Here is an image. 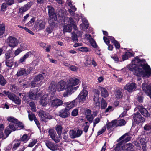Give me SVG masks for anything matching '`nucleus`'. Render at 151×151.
Listing matches in <instances>:
<instances>
[{"instance_id":"obj_1","label":"nucleus","mask_w":151,"mask_h":151,"mask_svg":"<svg viewBox=\"0 0 151 151\" xmlns=\"http://www.w3.org/2000/svg\"><path fill=\"white\" fill-rule=\"evenodd\" d=\"M145 61V60L140 59L136 57L132 60V64L127 66L129 70L137 76L138 81L141 80V77L144 78L151 76V68L147 63H144Z\"/></svg>"},{"instance_id":"obj_2","label":"nucleus","mask_w":151,"mask_h":151,"mask_svg":"<svg viewBox=\"0 0 151 151\" xmlns=\"http://www.w3.org/2000/svg\"><path fill=\"white\" fill-rule=\"evenodd\" d=\"M79 79L74 77L70 78L67 81L66 84L65 91L64 93L63 96L65 97H67L72 94L78 88V86L75 87L79 83Z\"/></svg>"},{"instance_id":"obj_3","label":"nucleus","mask_w":151,"mask_h":151,"mask_svg":"<svg viewBox=\"0 0 151 151\" xmlns=\"http://www.w3.org/2000/svg\"><path fill=\"white\" fill-rule=\"evenodd\" d=\"M47 7L48 9L49 20H58L59 19V21L60 22L61 20L63 18V14L61 11H59V13L58 12L55 13L54 9L52 7L49 6Z\"/></svg>"},{"instance_id":"obj_4","label":"nucleus","mask_w":151,"mask_h":151,"mask_svg":"<svg viewBox=\"0 0 151 151\" xmlns=\"http://www.w3.org/2000/svg\"><path fill=\"white\" fill-rule=\"evenodd\" d=\"M130 139L131 137L129 135L128 133H126L122 136L119 138L121 141L119 143L117 144L116 147H114V150L115 151H119L122 150H124V144L125 143L130 140Z\"/></svg>"},{"instance_id":"obj_5","label":"nucleus","mask_w":151,"mask_h":151,"mask_svg":"<svg viewBox=\"0 0 151 151\" xmlns=\"http://www.w3.org/2000/svg\"><path fill=\"white\" fill-rule=\"evenodd\" d=\"M63 20V33L70 32L72 30V26L70 24L72 23V21H70V18L68 17H65Z\"/></svg>"},{"instance_id":"obj_6","label":"nucleus","mask_w":151,"mask_h":151,"mask_svg":"<svg viewBox=\"0 0 151 151\" xmlns=\"http://www.w3.org/2000/svg\"><path fill=\"white\" fill-rule=\"evenodd\" d=\"M45 73H43L36 76L34 80L31 83V85L33 87L40 86L43 83L42 81L44 77H45Z\"/></svg>"},{"instance_id":"obj_7","label":"nucleus","mask_w":151,"mask_h":151,"mask_svg":"<svg viewBox=\"0 0 151 151\" xmlns=\"http://www.w3.org/2000/svg\"><path fill=\"white\" fill-rule=\"evenodd\" d=\"M55 93L53 92L51 93L50 97V99L51 101V106L52 107H57L58 106L61 105L63 101L58 99H54Z\"/></svg>"},{"instance_id":"obj_8","label":"nucleus","mask_w":151,"mask_h":151,"mask_svg":"<svg viewBox=\"0 0 151 151\" xmlns=\"http://www.w3.org/2000/svg\"><path fill=\"white\" fill-rule=\"evenodd\" d=\"M7 43L8 45L12 48L16 47L19 43V41L15 37L10 36L6 40Z\"/></svg>"},{"instance_id":"obj_9","label":"nucleus","mask_w":151,"mask_h":151,"mask_svg":"<svg viewBox=\"0 0 151 151\" xmlns=\"http://www.w3.org/2000/svg\"><path fill=\"white\" fill-rule=\"evenodd\" d=\"M3 92L11 100L14 101L16 104H20L21 100L19 97L7 91H4Z\"/></svg>"},{"instance_id":"obj_10","label":"nucleus","mask_w":151,"mask_h":151,"mask_svg":"<svg viewBox=\"0 0 151 151\" xmlns=\"http://www.w3.org/2000/svg\"><path fill=\"white\" fill-rule=\"evenodd\" d=\"M93 100L95 107L98 109H99L100 108V103L99 102V91L98 89L95 90Z\"/></svg>"},{"instance_id":"obj_11","label":"nucleus","mask_w":151,"mask_h":151,"mask_svg":"<svg viewBox=\"0 0 151 151\" xmlns=\"http://www.w3.org/2000/svg\"><path fill=\"white\" fill-rule=\"evenodd\" d=\"M49 25L46 29V31L48 33H51L57 24V20H48Z\"/></svg>"},{"instance_id":"obj_12","label":"nucleus","mask_w":151,"mask_h":151,"mask_svg":"<svg viewBox=\"0 0 151 151\" xmlns=\"http://www.w3.org/2000/svg\"><path fill=\"white\" fill-rule=\"evenodd\" d=\"M88 95V92L83 89L80 93L76 100H79V102L81 103H83L86 99Z\"/></svg>"},{"instance_id":"obj_13","label":"nucleus","mask_w":151,"mask_h":151,"mask_svg":"<svg viewBox=\"0 0 151 151\" xmlns=\"http://www.w3.org/2000/svg\"><path fill=\"white\" fill-rule=\"evenodd\" d=\"M49 95L46 94L43 95V96L40 98L39 102L40 104L43 106H46L49 104L50 99Z\"/></svg>"},{"instance_id":"obj_14","label":"nucleus","mask_w":151,"mask_h":151,"mask_svg":"<svg viewBox=\"0 0 151 151\" xmlns=\"http://www.w3.org/2000/svg\"><path fill=\"white\" fill-rule=\"evenodd\" d=\"M82 133V131L79 129H77L76 130H71L69 132V135L70 137L73 139L79 137Z\"/></svg>"},{"instance_id":"obj_15","label":"nucleus","mask_w":151,"mask_h":151,"mask_svg":"<svg viewBox=\"0 0 151 151\" xmlns=\"http://www.w3.org/2000/svg\"><path fill=\"white\" fill-rule=\"evenodd\" d=\"M48 132L50 137L53 141L56 143L59 142L60 138L59 137H58L57 134L53 129H50Z\"/></svg>"},{"instance_id":"obj_16","label":"nucleus","mask_w":151,"mask_h":151,"mask_svg":"<svg viewBox=\"0 0 151 151\" xmlns=\"http://www.w3.org/2000/svg\"><path fill=\"white\" fill-rule=\"evenodd\" d=\"M38 115L40 117L41 120L44 121H45L46 119H50L52 118V116L42 110L38 112Z\"/></svg>"},{"instance_id":"obj_17","label":"nucleus","mask_w":151,"mask_h":151,"mask_svg":"<svg viewBox=\"0 0 151 151\" xmlns=\"http://www.w3.org/2000/svg\"><path fill=\"white\" fill-rule=\"evenodd\" d=\"M45 25V22L43 20H37L35 25L34 27L36 30H41L44 29Z\"/></svg>"},{"instance_id":"obj_18","label":"nucleus","mask_w":151,"mask_h":151,"mask_svg":"<svg viewBox=\"0 0 151 151\" xmlns=\"http://www.w3.org/2000/svg\"><path fill=\"white\" fill-rule=\"evenodd\" d=\"M133 118L134 122L137 124H142L145 121L144 118L142 117L139 113L135 114L134 115Z\"/></svg>"},{"instance_id":"obj_19","label":"nucleus","mask_w":151,"mask_h":151,"mask_svg":"<svg viewBox=\"0 0 151 151\" xmlns=\"http://www.w3.org/2000/svg\"><path fill=\"white\" fill-rule=\"evenodd\" d=\"M43 93L39 92L37 93V92L35 91L30 92L29 93V97L31 99L33 100H38L40 97L43 95Z\"/></svg>"},{"instance_id":"obj_20","label":"nucleus","mask_w":151,"mask_h":151,"mask_svg":"<svg viewBox=\"0 0 151 151\" xmlns=\"http://www.w3.org/2000/svg\"><path fill=\"white\" fill-rule=\"evenodd\" d=\"M136 88V84L134 83H128L124 87V89L129 92H132L134 91Z\"/></svg>"},{"instance_id":"obj_21","label":"nucleus","mask_w":151,"mask_h":151,"mask_svg":"<svg viewBox=\"0 0 151 151\" xmlns=\"http://www.w3.org/2000/svg\"><path fill=\"white\" fill-rule=\"evenodd\" d=\"M66 85L65 82L64 81L61 80L58 82L56 86H54L58 91L60 92L65 89Z\"/></svg>"},{"instance_id":"obj_22","label":"nucleus","mask_w":151,"mask_h":151,"mask_svg":"<svg viewBox=\"0 0 151 151\" xmlns=\"http://www.w3.org/2000/svg\"><path fill=\"white\" fill-rule=\"evenodd\" d=\"M142 89L151 99V86L143 83L142 85Z\"/></svg>"},{"instance_id":"obj_23","label":"nucleus","mask_w":151,"mask_h":151,"mask_svg":"<svg viewBox=\"0 0 151 151\" xmlns=\"http://www.w3.org/2000/svg\"><path fill=\"white\" fill-rule=\"evenodd\" d=\"M137 108L143 115L146 117L150 116V115L147 111L142 106L139 105L137 106Z\"/></svg>"},{"instance_id":"obj_24","label":"nucleus","mask_w":151,"mask_h":151,"mask_svg":"<svg viewBox=\"0 0 151 151\" xmlns=\"http://www.w3.org/2000/svg\"><path fill=\"white\" fill-rule=\"evenodd\" d=\"M70 114L69 111L66 108L60 110L59 112V116L62 118H66Z\"/></svg>"},{"instance_id":"obj_25","label":"nucleus","mask_w":151,"mask_h":151,"mask_svg":"<svg viewBox=\"0 0 151 151\" xmlns=\"http://www.w3.org/2000/svg\"><path fill=\"white\" fill-rule=\"evenodd\" d=\"M47 147L52 151L56 150H58V147L57 145L54 144L51 142L47 141L45 143Z\"/></svg>"},{"instance_id":"obj_26","label":"nucleus","mask_w":151,"mask_h":151,"mask_svg":"<svg viewBox=\"0 0 151 151\" xmlns=\"http://www.w3.org/2000/svg\"><path fill=\"white\" fill-rule=\"evenodd\" d=\"M32 5L31 2H28L26 4L24 5L23 6L21 7L19 9V12L20 13H23L27 11L30 8Z\"/></svg>"},{"instance_id":"obj_27","label":"nucleus","mask_w":151,"mask_h":151,"mask_svg":"<svg viewBox=\"0 0 151 151\" xmlns=\"http://www.w3.org/2000/svg\"><path fill=\"white\" fill-rule=\"evenodd\" d=\"M27 71L26 72L24 69L21 68L18 70L17 75V76H19L21 75L25 76L27 74H28L30 73L29 70H30V68L27 70Z\"/></svg>"},{"instance_id":"obj_28","label":"nucleus","mask_w":151,"mask_h":151,"mask_svg":"<svg viewBox=\"0 0 151 151\" xmlns=\"http://www.w3.org/2000/svg\"><path fill=\"white\" fill-rule=\"evenodd\" d=\"M32 54V51H29L27 53L25 54L23 56L21 57L19 60V63H22L24 62L27 58H28L30 55Z\"/></svg>"},{"instance_id":"obj_29","label":"nucleus","mask_w":151,"mask_h":151,"mask_svg":"<svg viewBox=\"0 0 151 151\" xmlns=\"http://www.w3.org/2000/svg\"><path fill=\"white\" fill-rule=\"evenodd\" d=\"M16 129L15 127L13 128L12 127V125H9V127H6L5 131V134L6 135V137H7L8 136L12 131H14Z\"/></svg>"},{"instance_id":"obj_30","label":"nucleus","mask_w":151,"mask_h":151,"mask_svg":"<svg viewBox=\"0 0 151 151\" xmlns=\"http://www.w3.org/2000/svg\"><path fill=\"white\" fill-rule=\"evenodd\" d=\"M76 9L75 6H72L70 8V9L68 10L70 14L72 15L74 14L75 18L77 20H79V18L78 17V15L77 14H74V12L76 10Z\"/></svg>"},{"instance_id":"obj_31","label":"nucleus","mask_w":151,"mask_h":151,"mask_svg":"<svg viewBox=\"0 0 151 151\" xmlns=\"http://www.w3.org/2000/svg\"><path fill=\"white\" fill-rule=\"evenodd\" d=\"M145 137V136L144 135L143 137L141 138L140 140L143 151H145L147 150V141Z\"/></svg>"},{"instance_id":"obj_32","label":"nucleus","mask_w":151,"mask_h":151,"mask_svg":"<svg viewBox=\"0 0 151 151\" xmlns=\"http://www.w3.org/2000/svg\"><path fill=\"white\" fill-rule=\"evenodd\" d=\"M65 105H66V107L69 109L74 107L76 105V99L70 102H68L66 103Z\"/></svg>"},{"instance_id":"obj_33","label":"nucleus","mask_w":151,"mask_h":151,"mask_svg":"<svg viewBox=\"0 0 151 151\" xmlns=\"http://www.w3.org/2000/svg\"><path fill=\"white\" fill-rule=\"evenodd\" d=\"M108 37V38H107L105 37H104L103 39L106 44L108 45V50H109L111 51L112 50L113 47L112 45L109 44V41H110V39L109 38V36Z\"/></svg>"},{"instance_id":"obj_34","label":"nucleus","mask_w":151,"mask_h":151,"mask_svg":"<svg viewBox=\"0 0 151 151\" xmlns=\"http://www.w3.org/2000/svg\"><path fill=\"white\" fill-rule=\"evenodd\" d=\"M25 46H23V45H21L15 51L14 54L15 56L18 55L22 51L26 49V47Z\"/></svg>"},{"instance_id":"obj_35","label":"nucleus","mask_w":151,"mask_h":151,"mask_svg":"<svg viewBox=\"0 0 151 151\" xmlns=\"http://www.w3.org/2000/svg\"><path fill=\"white\" fill-rule=\"evenodd\" d=\"M124 147L125 150L127 151H134V146L131 144H124Z\"/></svg>"},{"instance_id":"obj_36","label":"nucleus","mask_w":151,"mask_h":151,"mask_svg":"<svg viewBox=\"0 0 151 151\" xmlns=\"http://www.w3.org/2000/svg\"><path fill=\"white\" fill-rule=\"evenodd\" d=\"M13 128L15 127L16 129V130L20 129H22L24 127V126L23 124L19 122H16L14 125H12Z\"/></svg>"},{"instance_id":"obj_37","label":"nucleus","mask_w":151,"mask_h":151,"mask_svg":"<svg viewBox=\"0 0 151 151\" xmlns=\"http://www.w3.org/2000/svg\"><path fill=\"white\" fill-rule=\"evenodd\" d=\"M110 39V41L113 43L116 49H118L120 47V45L118 42L115 40L114 38L112 36H109Z\"/></svg>"},{"instance_id":"obj_38","label":"nucleus","mask_w":151,"mask_h":151,"mask_svg":"<svg viewBox=\"0 0 151 151\" xmlns=\"http://www.w3.org/2000/svg\"><path fill=\"white\" fill-rule=\"evenodd\" d=\"M124 110H125V111H124L120 115V117H123L125 116L126 114V111L128 110L130 108V106L129 105L126 104H125L123 106Z\"/></svg>"},{"instance_id":"obj_39","label":"nucleus","mask_w":151,"mask_h":151,"mask_svg":"<svg viewBox=\"0 0 151 151\" xmlns=\"http://www.w3.org/2000/svg\"><path fill=\"white\" fill-rule=\"evenodd\" d=\"M101 91V95L104 97H106L108 96L107 90L104 88L100 87L99 88Z\"/></svg>"},{"instance_id":"obj_40","label":"nucleus","mask_w":151,"mask_h":151,"mask_svg":"<svg viewBox=\"0 0 151 151\" xmlns=\"http://www.w3.org/2000/svg\"><path fill=\"white\" fill-rule=\"evenodd\" d=\"M114 94L116 98L120 99L122 98L123 96L122 92L119 90H116L114 92Z\"/></svg>"},{"instance_id":"obj_41","label":"nucleus","mask_w":151,"mask_h":151,"mask_svg":"<svg viewBox=\"0 0 151 151\" xmlns=\"http://www.w3.org/2000/svg\"><path fill=\"white\" fill-rule=\"evenodd\" d=\"M12 144L13 145V148L16 150L20 145V142L19 140H15L12 142Z\"/></svg>"},{"instance_id":"obj_42","label":"nucleus","mask_w":151,"mask_h":151,"mask_svg":"<svg viewBox=\"0 0 151 151\" xmlns=\"http://www.w3.org/2000/svg\"><path fill=\"white\" fill-rule=\"evenodd\" d=\"M115 120L116 126L124 125L126 124V122L123 119Z\"/></svg>"},{"instance_id":"obj_43","label":"nucleus","mask_w":151,"mask_h":151,"mask_svg":"<svg viewBox=\"0 0 151 151\" xmlns=\"http://www.w3.org/2000/svg\"><path fill=\"white\" fill-rule=\"evenodd\" d=\"M29 139V137L26 134H24L20 139V141L23 142L24 143L26 142Z\"/></svg>"},{"instance_id":"obj_44","label":"nucleus","mask_w":151,"mask_h":151,"mask_svg":"<svg viewBox=\"0 0 151 151\" xmlns=\"http://www.w3.org/2000/svg\"><path fill=\"white\" fill-rule=\"evenodd\" d=\"M115 126H116V120H115L112 121L111 122L108 123L107 124V128L108 129L111 128Z\"/></svg>"},{"instance_id":"obj_45","label":"nucleus","mask_w":151,"mask_h":151,"mask_svg":"<svg viewBox=\"0 0 151 151\" xmlns=\"http://www.w3.org/2000/svg\"><path fill=\"white\" fill-rule=\"evenodd\" d=\"M7 119L9 122L13 123V124H12V125L15 124L16 122H17V120L13 117H8ZM10 125L11 124H10Z\"/></svg>"},{"instance_id":"obj_46","label":"nucleus","mask_w":151,"mask_h":151,"mask_svg":"<svg viewBox=\"0 0 151 151\" xmlns=\"http://www.w3.org/2000/svg\"><path fill=\"white\" fill-rule=\"evenodd\" d=\"M6 81L4 77L0 75V84L2 86H4L6 83Z\"/></svg>"},{"instance_id":"obj_47","label":"nucleus","mask_w":151,"mask_h":151,"mask_svg":"<svg viewBox=\"0 0 151 151\" xmlns=\"http://www.w3.org/2000/svg\"><path fill=\"white\" fill-rule=\"evenodd\" d=\"M107 106V103L103 98H102L101 103V107L102 109H104Z\"/></svg>"},{"instance_id":"obj_48","label":"nucleus","mask_w":151,"mask_h":151,"mask_svg":"<svg viewBox=\"0 0 151 151\" xmlns=\"http://www.w3.org/2000/svg\"><path fill=\"white\" fill-rule=\"evenodd\" d=\"M5 31V25L4 24H0V36L4 33Z\"/></svg>"},{"instance_id":"obj_49","label":"nucleus","mask_w":151,"mask_h":151,"mask_svg":"<svg viewBox=\"0 0 151 151\" xmlns=\"http://www.w3.org/2000/svg\"><path fill=\"white\" fill-rule=\"evenodd\" d=\"M6 64L7 66L10 67L13 65V61L12 60H6Z\"/></svg>"},{"instance_id":"obj_50","label":"nucleus","mask_w":151,"mask_h":151,"mask_svg":"<svg viewBox=\"0 0 151 151\" xmlns=\"http://www.w3.org/2000/svg\"><path fill=\"white\" fill-rule=\"evenodd\" d=\"M82 22L84 25L85 27L87 29L88 27V22L87 20L85 18H82Z\"/></svg>"},{"instance_id":"obj_51","label":"nucleus","mask_w":151,"mask_h":151,"mask_svg":"<svg viewBox=\"0 0 151 151\" xmlns=\"http://www.w3.org/2000/svg\"><path fill=\"white\" fill-rule=\"evenodd\" d=\"M29 106L31 107V110L33 111H36V106L35 103L33 102H31L29 104Z\"/></svg>"},{"instance_id":"obj_52","label":"nucleus","mask_w":151,"mask_h":151,"mask_svg":"<svg viewBox=\"0 0 151 151\" xmlns=\"http://www.w3.org/2000/svg\"><path fill=\"white\" fill-rule=\"evenodd\" d=\"M62 130V127L61 125H58L56 126V130L59 134L61 133Z\"/></svg>"},{"instance_id":"obj_53","label":"nucleus","mask_w":151,"mask_h":151,"mask_svg":"<svg viewBox=\"0 0 151 151\" xmlns=\"http://www.w3.org/2000/svg\"><path fill=\"white\" fill-rule=\"evenodd\" d=\"M37 142V140L36 139H34L32 140L30 143L28 145V146L30 147H32Z\"/></svg>"},{"instance_id":"obj_54","label":"nucleus","mask_w":151,"mask_h":151,"mask_svg":"<svg viewBox=\"0 0 151 151\" xmlns=\"http://www.w3.org/2000/svg\"><path fill=\"white\" fill-rule=\"evenodd\" d=\"M78 50L80 51L85 52L89 51L88 48L86 47H81L79 48Z\"/></svg>"},{"instance_id":"obj_55","label":"nucleus","mask_w":151,"mask_h":151,"mask_svg":"<svg viewBox=\"0 0 151 151\" xmlns=\"http://www.w3.org/2000/svg\"><path fill=\"white\" fill-rule=\"evenodd\" d=\"M78 110L77 109H75L71 113L72 115L73 116H76L78 114Z\"/></svg>"},{"instance_id":"obj_56","label":"nucleus","mask_w":151,"mask_h":151,"mask_svg":"<svg viewBox=\"0 0 151 151\" xmlns=\"http://www.w3.org/2000/svg\"><path fill=\"white\" fill-rule=\"evenodd\" d=\"M86 118L87 120L91 123L94 118V116L92 115L88 114L87 115Z\"/></svg>"},{"instance_id":"obj_57","label":"nucleus","mask_w":151,"mask_h":151,"mask_svg":"<svg viewBox=\"0 0 151 151\" xmlns=\"http://www.w3.org/2000/svg\"><path fill=\"white\" fill-rule=\"evenodd\" d=\"M90 44L94 48H96L97 47V44L94 40L93 39H91L90 41H89Z\"/></svg>"},{"instance_id":"obj_58","label":"nucleus","mask_w":151,"mask_h":151,"mask_svg":"<svg viewBox=\"0 0 151 151\" xmlns=\"http://www.w3.org/2000/svg\"><path fill=\"white\" fill-rule=\"evenodd\" d=\"M28 117L29 119L31 121H32L33 120H34L35 119H36L35 115L32 113L29 114L28 115Z\"/></svg>"},{"instance_id":"obj_59","label":"nucleus","mask_w":151,"mask_h":151,"mask_svg":"<svg viewBox=\"0 0 151 151\" xmlns=\"http://www.w3.org/2000/svg\"><path fill=\"white\" fill-rule=\"evenodd\" d=\"M84 131L85 133H86L88 130L89 125L87 122H86L85 124L84 125Z\"/></svg>"},{"instance_id":"obj_60","label":"nucleus","mask_w":151,"mask_h":151,"mask_svg":"<svg viewBox=\"0 0 151 151\" xmlns=\"http://www.w3.org/2000/svg\"><path fill=\"white\" fill-rule=\"evenodd\" d=\"M70 21H72V23H73L70 24L71 26H72V27H73L74 30H76L77 29V27L75 22H74L73 20L72 19L70 18Z\"/></svg>"},{"instance_id":"obj_61","label":"nucleus","mask_w":151,"mask_h":151,"mask_svg":"<svg viewBox=\"0 0 151 151\" xmlns=\"http://www.w3.org/2000/svg\"><path fill=\"white\" fill-rule=\"evenodd\" d=\"M72 37L73 40L74 42H78V39L75 33H72Z\"/></svg>"},{"instance_id":"obj_62","label":"nucleus","mask_w":151,"mask_h":151,"mask_svg":"<svg viewBox=\"0 0 151 151\" xmlns=\"http://www.w3.org/2000/svg\"><path fill=\"white\" fill-rule=\"evenodd\" d=\"M6 3L8 5H11L13 4L14 2V0H4Z\"/></svg>"},{"instance_id":"obj_63","label":"nucleus","mask_w":151,"mask_h":151,"mask_svg":"<svg viewBox=\"0 0 151 151\" xmlns=\"http://www.w3.org/2000/svg\"><path fill=\"white\" fill-rule=\"evenodd\" d=\"M7 7V4L6 3H3L2 4L1 9L3 11H4L6 10Z\"/></svg>"},{"instance_id":"obj_64","label":"nucleus","mask_w":151,"mask_h":151,"mask_svg":"<svg viewBox=\"0 0 151 151\" xmlns=\"http://www.w3.org/2000/svg\"><path fill=\"white\" fill-rule=\"evenodd\" d=\"M34 21L35 20L33 18H32L31 19V20L27 24V25L29 27L32 26L34 24Z\"/></svg>"}]
</instances>
